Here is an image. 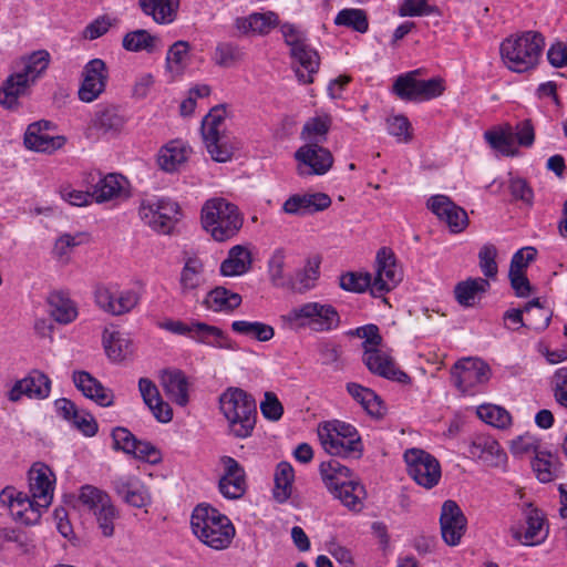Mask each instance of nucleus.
Here are the masks:
<instances>
[{
	"mask_svg": "<svg viewBox=\"0 0 567 567\" xmlns=\"http://www.w3.org/2000/svg\"><path fill=\"white\" fill-rule=\"evenodd\" d=\"M402 278L403 272L396 264L394 252L388 247H382L377 252L373 276L370 272L348 271L340 276L339 285L343 290L357 293L369 289L377 298L393 290Z\"/></svg>",
	"mask_w": 567,
	"mask_h": 567,
	"instance_id": "obj_1",
	"label": "nucleus"
},
{
	"mask_svg": "<svg viewBox=\"0 0 567 567\" xmlns=\"http://www.w3.org/2000/svg\"><path fill=\"white\" fill-rule=\"evenodd\" d=\"M49 63L50 54L45 50L23 56L17 70L7 78L0 89V105L7 110H18L19 99L30 93V89L45 72Z\"/></svg>",
	"mask_w": 567,
	"mask_h": 567,
	"instance_id": "obj_2",
	"label": "nucleus"
},
{
	"mask_svg": "<svg viewBox=\"0 0 567 567\" xmlns=\"http://www.w3.org/2000/svg\"><path fill=\"white\" fill-rule=\"evenodd\" d=\"M219 410L227 422V433L235 439L252 435L257 422V403L251 394L236 386L219 396Z\"/></svg>",
	"mask_w": 567,
	"mask_h": 567,
	"instance_id": "obj_3",
	"label": "nucleus"
},
{
	"mask_svg": "<svg viewBox=\"0 0 567 567\" xmlns=\"http://www.w3.org/2000/svg\"><path fill=\"white\" fill-rule=\"evenodd\" d=\"M190 526L203 544L216 550L229 547L236 533L226 515L205 504L197 505L193 511Z\"/></svg>",
	"mask_w": 567,
	"mask_h": 567,
	"instance_id": "obj_4",
	"label": "nucleus"
},
{
	"mask_svg": "<svg viewBox=\"0 0 567 567\" xmlns=\"http://www.w3.org/2000/svg\"><path fill=\"white\" fill-rule=\"evenodd\" d=\"M545 48V38L538 31H526L511 35L501 44L504 64L513 72L523 73L534 69Z\"/></svg>",
	"mask_w": 567,
	"mask_h": 567,
	"instance_id": "obj_5",
	"label": "nucleus"
},
{
	"mask_svg": "<svg viewBox=\"0 0 567 567\" xmlns=\"http://www.w3.org/2000/svg\"><path fill=\"white\" fill-rule=\"evenodd\" d=\"M200 221L204 230L219 243L235 237L244 223L237 206L220 197L205 202Z\"/></svg>",
	"mask_w": 567,
	"mask_h": 567,
	"instance_id": "obj_6",
	"label": "nucleus"
},
{
	"mask_svg": "<svg viewBox=\"0 0 567 567\" xmlns=\"http://www.w3.org/2000/svg\"><path fill=\"white\" fill-rule=\"evenodd\" d=\"M318 437L323 450L332 456L360 458L363 454V443L358 430L343 421L320 423Z\"/></svg>",
	"mask_w": 567,
	"mask_h": 567,
	"instance_id": "obj_7",
	"label": "nucleus"
},
{
	"mask_svg": "<svg viewBox=\"0 0 567 567\" xmlns=\"http://www.w3.org/2000/svg\"><path fill=\"white\" fill-rule=\"evenodd\" d=\"M282 318L291 326L316 332L331 331L340 324L339 312L330 303L307 302L293 307Z\"/></svg>",
	"mask_w": 567,
	"mask_h": 567,
	"instance_id": "obj_8",
	"label": "nucleus"
},
{
	"mask_svg": "<svg viewBox=\"0 0 567 567\" xmlns=\"http://www.w3.org/2000/svg\"><path fill=\"white\" fill-rule=\"evenodd\" d=\"M226 110L215 106L202 122V135L208 153L215 162L225 163L233 156L234 147L226 134Z\"/></svg>",
	"mask_w": 567,
	"mask_h": 567,
	"instance_id": "obj_9",
	"label": "nucleus"
},
{
	"mask_svg": "<svg viewBox=\"0 0 567 567\" xmlns=\"http://www.w3.org/2000/svg\"><path fill=\"white\" fill-rule=\"evenodd\" d=\"M181 209L169 198L151 197L141 202L138 215L155 231L169 234L179 218Z\"/></svg>",
	"mask_w": 567,
	"mask_h": 567,
	"instance_id": "obj_10",
	"label": "nucleus"
},
{
	"mask_svg": "<svg viewBox=\"0 0 567 567\" xmlns=\"http://www.w3.org/2000/svg\"><path fill=\"white\" fill-rule=\"evenodd\" d=\"M161 328L181 336H187L196 342L220 349H234L231 340L218 327L199 321L186 323L181 320H167Z\"/></svg>",
	"mask_w": 567,
	"mask_h": 567,
	"instance_id": "obj_11",
	"label": "nucleus"
},
{
	"mask_svg": "<svg viewBox=\"0 0 567 567\" xmlns=\"http://www.w3.org/2000/svg\"><path fill=\"white\" fill-rule=\"evenodd\" d=\"M140 293L134 289H121L115 284L99 285L94 290L95 305L111 316L130 313L140 303Z\"/></svg>",
	"mask_w": 567,
	"mask_h": 567,
	"instance_id": "obj_12",
	"label": "nucleus"
},
{
	"mask_svg": "<svg viewBox=\"0 0 567 567\" xmlns=\"http://www.w3.org/2000/svg\"><path fill=\"white\" fill-rule=\"evenodd\" d=\"M404 460L408 473L416 484L427 489L437 485L442 472L440 462L433 455L420 449H411L404 453Z\"/></svg>",
	"mask_w": 567,
	"mask_h": 567,
	"instance_id": "obj_13",
	"label": "nucleus"
},
{
	"mask_svg": "<svg viewBox=\"0 0 567 567\" xmlns=\"http://www.w3.org/2000/svg\"><path fill=\"white\" fill-rule=\"evenodd\" d=\"M453 384L462 392H471L477 385L485 384L491 378V369L480 359L466 358L457 361L452 370Z\"/></svg>",
	"mask_w": 567,
	"mask_h": 567,
	"instance_id": "obj_14",
	"label": "nucleus"
},
{
	"mask_svg": "<svg viewBox=\"0 0 567 567\" xmlns=\"http://www.w3.org/2000/svg\"><path fill=\"white\" fill-rule=\"evenodd\" d=\"M295 159L300 176L323 175L333 164L331 152L317 143L300 146L295 153Z\"/></svg>",
	"mask_w": 567,
	"mask_h": 567,
	"instance_id": "obj_15",
	"label": "nucleus"
},
{
	"mask_svg": "<svg viewBox=\"0 0 567 567\" xmlns=\"http://www.w3.org/2000/svg\"><path fill=\"white\" fill-rule=\"evenodd\" d=\"M0 501L10 509L12 517L25 525H34L40 518L42 511L31 495L18 492L13 487H6L0 494Z\"/></svg>",
	"mask_w": 567,
	"mask_h": 567,
	"instance_id": "obj_16",
	"label": "nucleus"
},
{
	"mask_svg": "<svg viewBox=\"0 0 567 567\" xmlns=\"http://www.w3.org/2000/svg\"><path fill=\"white\" fill-rule=\"evenodd\" d=\"M467 519L454 501H445L441 508L440 527L444 543L457 546L466 532Z\"/></svg>",
	"mask_w": 567,
	"mask_h": 567,
	"instance_id": "obj_17",
	"label": "nucleus"
},
{
	"mask_svg": "<svg viewBox=\"0 0 567 567\" xmlns=\"http://www.w3.org/2000/svg\"><path fill=\"white\" fill-rule=\"evenodd\" d=\"M107 79L109 71L103 60L89 61L83 70V81L79 90L80 100L86 103L96 100L105 91Z\"/></svg>",
	"mask_w": 567,
	"mask_h": 567,
	"instance_id": "obj_18",
	"label": "nucleus"
},
{
	"mask_svg": "<svg viewBox=\"0 0 567 567\" xmlns=\"http://www.w3.org/2000/svg\"><path fill=\"white\" fill-rule=\"evenodd\" d=\"M427 208L444 221L452 233H461L468 225L467 213L445 195H434L427 200Z\"/></svg>",
	"mask_w": 567,
	"mask_h": 567,
	"instance_id": "obj_19",
	"label": "nucleus"
},
{
	"mask_svg": "<svg viewBox=\"0 0 567 567\" xmlns=\"http://www.w3.org/2000/svg\"><path fill=\"white\" fill-rule=\"evenodd\" d=\"M55 476L43 463H34L29 471V492L40 507H49L53 499Z\"/></svg>",
	"mask_w": 567,
	"mask_h": 567,
	"instance_id": "obj_20",
	"label": "nucleus"
},
{
	"mask_svg": "<svg viewBox=\"0 0 567 567\" xmlns=\"http://www.w3.org/2000/svg\"><path fill=\"white\" fill-rule=\"evenodd\" d=\"M204 262L197 257H188L179 274V295L183 298L197 300L200 291L206 288Z\"/></svg>",
	"mask_w": 567,
	"mask_h": 567,
	"instance_id": "obj_21",
	"label": "nucleus"
},
{
	"mask_svg": "<svg viewBox=\"0 0 567 567\" xmlns=\"http://www.w3.org/2000/svg\"><path fill=\"white\" fill-rule=\"evenodd\" d=\"M220 463L224 474L218 483L219 492L229 499L240 498L247 488L244 467L231 456H223Z\"/></svg>",
	"mask_w": 567,
	"mask_h": 567,
	"instance_id": "obj_22",
	"label": "nucleus"
},
{
	"mask_svg": "<svg viewBox=\"0 0 567 567\" xmlns=\"http://www.w3.org/2000/svg\"><path fill=\"white\" fill-rule=\"evenodd\" d=\"M362 360L373 374L403 384L410 383L411 381V378L395 365L393 359L378 348L365 350Z\"/></svg>",
	"mask_w": 567,
	"mask_h": 567,
	"instance_id": "obj_23",
	"label": "nucleus"
},
{
	"mask_svg": "<svg viewBox=\"0 0 567 567\" xmlns=\"http://www.w3.org/2000/svg\"><path fill=\"white\" fill-rule=\"evenodd\" d=\"M51 381L44 373L34 370L28 377L17 381L8 393V399L18 402L22 396L43 400L49 396Z\"/></svg>",
	"mask_w": 567,
	"mask_h": 567,
	"instance_id": "obj_24",
	"label": "nucleus"
},
{
	"mask_svg": "<svg viewBox=\"0 0 567 567\" xmlns=\"http://www.w3.org/2000/svg\"><path fill=\"white\" fill-rule=\"evenodd\" d=\"M51 126L52 123L44 120L30 124L24 134V145L35 152H53L61 148L65 138L50 135Z\"/></svg>",
	"mask_w": 567,
	"mask_h": 567,
	"instance_id": "obj_25",
	"label": "nucleus"
},
{
	"mask_svg": "<svg viewBox=\"0 0 567 567\" xmlns=\"http://www.w3.org/2000/svg\"><path fill=\"white\" fill-rule=\"evenodd\" d=\"M331 198L324 193L295 194L282 205V212L288 215H307L327 209Z\"/></svg>",
	"mask_w": 567,
	"mask_h": 567,
	"instance_id": "obj_26",
	"label": "nucleus"
},
{
	"mask_svg": "<svg viewBox=\"0 0 567 567\" xmlns=\"http://www.w3.org/2000/svg\"><path fill=\"white\" fill-rule=\"evenodd\" d=\"M292 59V68L299 80L303 84L313 82V75L318 72L320 66V56L313 48L308 43L299 49H295L290 53Z\"/></svg>",
	"mask_w": 567,
	"mask_h": 567,
	"instance_id": "obj_27",
	"label": "nucleus"
},
{
	"mask_svg": "<svg viewBox=\"0 0 567 567\" xmlns=\"http://www.w3.org/2000/svg\"><path fill=\"white\" fill-rule=\"evenodd\" d=\"M73 383L84 396L93 400L101 406L113 404L114 394L112 390L106 389L97 379L86 371H74Z\"/></svg>",
	"mask_w": 567,
	"mask_h": 567,
	"instance_id": "obj_28",
	"label": "nucleus"
},
{
	"mask_svg": "<svg viewBox=\"0 0 567 567\" xmlns=\"http://www.w3.org/2000/svg\"><path fill=\"white\" fill-rule=\"evenodd\" d=\"M279 23V17L274 11L254 12L235 21L236 29L245 35H266Z\"/></svg>",
	"mask_w": 567,
	"mask_h": 567,
	"instance_id": "obj_29",
	"label": "nucleus"
},
{
	"mask_svg": "<svg viewBox=\"0 0 567 567\" xmlns=\"http://www.w3.org/2000/svg\"><path fill=\"white\" fill-rule=\"evenodd\" d=\"M55 408L59 414L72 422L80 432L85 436H94L99 430L94 417L86 411H80L76 405L69 399L62 398L55 401Z\"/></svg>",
	"mask_w": 567,
	"mask_h": 567,
	"instance_id": "obj_30",
	"label": "nucleus"
},
{
	"mask_svg": "<svg viewBox=\"0 0 567 567\" xmlns=\"http://www.w3.org/2000/svg\"><path fill=\"white\" fill-rule=\"evenodd\" d=\"M468 455L491 466H498L506 457L496 440L488 435H476L468 444Z\"/></svg>",
	"mask_w": 567,
	"mask_h": 567,
	"instance_id": "obj_31",
	"label": "nucleus"
},
{
	"mask_svg": "<svg viewBox=\"0 0 567 567\" xmlns=\"http://www.w3.org/2000/svg\"><path fill=\"white\" fill-rule=\"evenodd\" d=\"M113 485L117 495L128 505L141 508L151 502L147 489L135 476H120L114 480Z\"/></svg>",
	"mask_w": 567,
	"mask_h": 567,
	"instance_id": "obj_32",
	"label": "nucleus"
},
{
	"mask_svg": "<svg viewBox=\"0 0 567 567\" xmlns=\"http://www.w3.org/2000/svg\"><path fill=\"white\" fill-rule=\"evenodd\" d=\"M161 383L168 399L181 406H185L189 401L188 381L185 373L181 370H166L162 373Z\"/></svg>",
	"mask_w": 567,
	"mask_h": 567,
	"instance_id": "obj_33",
	"label": "nucleus"
},
{
	"mask_svg": "<svg viewBox=\"0 0 567 567\" xmlns=\"http://www.w3.org/2000/svg\"><path fill=\"white\" fill-rule=\"evenodd\" d=\"M252 265L250 251L236 245L228 251L226 259L220 264V274L225 277H236L248 272Z\"/></svg>",
	"mask_w": 567,
	"mask_h": 567,
	"instance_id": "obj_34",
	"label": "nucleus"
},
{
	"mask_svg": "<svg viewBox=\"0 0 567 567\" xmlns=\"http://www.w3.org/2000/svg\"><path fill=\"white\" fill-rule=\"evenodd\" d=\"M189 153L190 150L184 142L174 140L159 150L157 163L163 171L172 173L187 161Z\"/></svg>",
	"mask_w": 567,
	"mask_h": 567,
	"instance_id": "obj_35",
	"label": "nucleus"
},
{
	"mask_svg": "<svg viewBox=\"0 0 567 567\" xmlns=\"http://www.w3.org/2000/svg\"><path fill=\"white\" fill-rule=\"evenodd\" d=\"M51 317L59 323L68 324L79 315L76 303L66 292L53 291L48 297Z\"/></svg>",
	"mask_w": 567,
	"mask_h": 567,
	"instance_id": "obj_36",
	"label": "nucleus"
},
{
	"mask_svg": "<svg viewBox=\"0 0 567 567\" xmlns=\"http://www.w3.org/2000/svg\"><path fill=\"white\" fill-rule=\"evenodd\" d=\"M142 11L158 24H169L177 16L179 0H138Z\"/></svg>",
	"mask_w": 567,
	"mask_h": 567,
	"instance_id": "obj_37",
	"label": "nucleus"
},
{
	"mask_svg": "<svg viewBox=\"0 0 567 567\" xmlns=\"http://www.w3.org/2000/svg\"><path fill=\"white\" fill-rule=\"evenodd\" d=\"M484 138L494 151L503 156L517 154L514 131L509 124L486 131Z\"/></svg>",
	"mask_w": 567,
	"mask_h": 567,
	"instance_id": "obj_38",
	"label": "nucleus"
},
{
	"mask_svg": "<svg viewBox=\"0 0 567 567\" xmlns=\"http://www.w3.org/2000/svg\"><path fill=\"white\" fill-rule=\"evenodd\" d=\"M103 346L106 355L113 362H121L133 353V343L130 337L120 331H104Z\"/></svg>",
	"mask_w": 567,
	"mask_h": 567,
	"instance_id": "obj_39",
	"label": "nucleus"
},
{
	"mask_svg": "<svg viewBox=\"0 0 567 567\" xmlns=\"http://www.w3.org/2000/svg\"><path fill=\"white\" fill-rule=\"evenodd\" d=\"M127 181L120 174H107L94 186L92 196L96 203H104L121 197L125 193Z\"/></svg>",
	"mask_w": 567,
	"mask_h": 567,
	"instance_id": "obj_40",
	"label": "nucleus"
},
{
	"mask_svg": "<svg viewBox=\"0 0 567 567\" xmlns=\"http://www.w3.org/2000/svg\"><path fill=\"white\" fill-rule=\"evenodd\" d=\"M526 516V529L523 536V544L533 546L542 543L548 534V529L545 526V516L538 509L528 505L525 511Z\"/></svg>",
	"mask_w": 567,
	"mask_h": 567,
	"instance_id": "obj_41",
	"label": "nucleus"
},
{
	"mask_svg": "<svg viewBox=\"0 0 567 567\" xmlns=\"http://www.w3.org/2000/svg\"><path fill=\"white\" fill-rule=\"evenodd\" d=\"M241 296L225 287H216L210 290L204 300L207 309L214 312H231L241 303Z\"/></svg>",
	"mask_w": 567,
	"mask_h": 567,
	"instance_id": "obj_42",
	"label": "nucleus"
},
{
	"mask_svg": "<svg viewBox=\"0 0 567 567\" xmlns=\"http://www.w3.org/2000/svg\"><path fill=\"white\" fill-rule=\"evenodd\" d=\"M347 391L370 415H383L382 400L374 391L355 382H349Z\"/></svg>",
	"mask_w": 567,
	"mask_h": 567,
	"instance_id": "obj_43",
	"label": "nucleus"
},
{
	"mask_svg": "<svg viewBox=\"0 0 567 567\" xmlns=\"http://www.w3.org/2000/svg\"><path fill=\"white\" fill-rule=\"evenodd\" d=\"M329 492L350 511L360 512L362 508V501L367 493L364 486L357 481H348L337 486L336 489Z\"/></svg>",
	"mask_w": 567,
	"mask_h": 567,
	"instance_id": "obj_44",
	"label": "nucleus"
},
{
	"mask_svg": "<svg viewBox=\"0 0 567 567\" xmlns=\"http://www.w3.org/2000/svg\"><path fill=\"white\" fill-rule=\"evenodd\" d=\"M123 47L132 52L146 51L155 53L163 48V44L159 37L152 35L148 31L140 29L124 35Z\"/></svg>",
	"mask_w": 567,
	"mask_h": 567,
	"instance_id": "obj_45",
	"label": "nucleus"
},
{
	"mask_svg": "<svg viewBox=\"0 0 567 567\" xmlns=\"http://www.w3.org/2000/svg\"><path fill=\"white\" fill-rule=\"evenodd\" d=\"M125 117L115 106L99 109L91 118L90 126L103 133L120 132L125 125Z\"/></svg>",
	"mask_w": 567,
	"mask_h": 567,
	"instance_id": "obj_46",
	"label": "nucleus"
},
{
	"mask_svg": "<svg viewBox=\"0 0 567 567\" xmlns=\"http://www.w3.org/2000/svg\"><path fill=\"white\" fill-rule=\"evenodd\" d=\"M489 288V282L483 278H470L455 286L456 301L464 307L474 306L477 298Z\"/></svg>",
	"mask_w": 567,
	"mask_h": 567,
	"instance_id": "obj_47",
	"label": "nucleus"
},
{
	"mask_svg": "<svg viewBox=\"0 0 567 567\" xmlns=\"http://www.w3.org/2000/svg\"><path fill=\"white\" fill-rule=\"evenodd\" d=\"M190 44L187 41L178 40L174 42L166 53V71L172 75H181L189 60Z\"/></svg>",
	"mask_w": 567,
	"mask_h": 567,
	"instance_id": "obj_48",
	"label": "nucleus"
},
{
	"mask_svg": "<svg viewBox=\"0 0 567 567\" xmlns=\"http://www.w3.org/2000/svg\"><path fill=\"white\" fill-rule=\"evenodd\" d=\"M320 475L328 489H336L342 483L351 480V471L337 460L322 462L319 467Z\"/></svg>",
	"mask_w": 567,
	"mask_h": 567,
	"instance_id": "obj_49",
	"label": "nucleus"
},
{
	"mask_svg": "<svg viewBox=\"0 0 567 567\" xmlns=\"http://www.w3.org/2000/svg\"><path fill=\"white\" fill-rule=\"evenodd\" d=\"M295 473L292 466L287 462H280L275 473L274 497L279 502H286L292 493Z\"/></svg>",
	"mask_w": 567,
	"mask_h": 567,
	"instance_id": "obj_50",
	"label": "nucleus"
},
{
	"mask_svg": "<svg viewBox=\"0 0 567 567\" xmlns=\"http://www.w3.org/2000/svg\"><path fill=\"white\" fill-rule=\"evenodd\" d=\"M331 126V118L328 115L310 117L306 121L300 137L307 143H317L326 141V136Z\"/></svg>",
	"mask_w": 567,
	"mask_h": 567,
	"instance_id": "obj_51",
	"label": "nucleus"
},
{
	"mask_svg": "<svg viewBox=\"0 0 567 567\" xmlns=\"http://www.w3.org/2000/svg\"><path fill=\"white\" fill-rule=\"evenodd\" d=\"M320 264L319 257L308 259L305 267L296 274L292 288L299 292L313 288L320 275Z\"/></svg>",
	"mask_w": 567,
	"mask_h": 567,
	"instance_id": "obj_52",
	"label": "nucleus"
},
{
	"mask_svg": "<svg viewBox=\"0 0 567 567\" xmlns=\"http://www.w3.org/2000/svg\"><path fill=\"white\" fill-rule=\"evenodd\" d=\"M231 329L236 333L252 337L260 342L269 341L275 336L271 326L258 321L236 320L231 323Z\"/></svg>",
	"mask_w": 567,
	"mask_h": 567,
	"instance_id": "obj_53",
	"label": "nucleus"
},
{
	"mask_svg": "<svg viewBox=\"0 0 567 567\" xmlns=\"http://www.w3.org/2000/svg\"><path fill=\"white\" fill-rule=\"evenodd\" d=\"M524 311L526 313V324L528 329L542 331L545 330L550 322L551 312L549 309L543 307L538 299L529 301Z\"/></svg>",
	"mask_w": 567,
	"mask_h": 567,
	"instance_id": "obj_54",
	"label": "nucleus"
},
{
	"mask_svg": "<svg viewBox=\"0 0 567 567\" xmlns=\"http://www.w3.org/2000/svg\"><path fill=\"white\" fill-rule=\"evenodd\" d=\"M476 413L482 421L497 429H506L512 423L509 412L498 405L482 404Z\"/></svg>",
	"mask_w": 567,
	"mask_h": 567,
	"instance_id": "obj_55",
	"label": "nucleus"
},
{
	"mask_svg": "<svg viewBox=\"0 0 567 567\" xmlns=\"http://www.w3.org/2000/svg\"><path fill=\"white\" fill-rule=\"evenodd\" d=\"M421 70L410 71L396 78L393 83V92L404 101L417 102V76Z\"/></svg>",
	"mask_w": 567,
	"mask_h": 567,
	"instance_id": "obj_56",
	"label": "nucleus"
},
{
	"mask_svg": "<svg viewBox=\"0 0 567 567\" xmlns=\"http://www.w3.org/2000/svg\"><path fill=\"white\" fill-rule=\"evenodd\" d=\"M337 25H344L352 30L365 33L369 29V22L367 13L361 9H343L341 10L336 19Z\"/></svg>",
	"mask_w": 567,
	"mask_h": 567,
	"instance_id": "obj_57",
	"label": "nucleus"
},
{
	"mask_svg": "<svg viewBox=\"0 0 567 567\" xmlns=\"http://www.w3.org/2000/svg\"><path fill=\"white\" fill-rule=\"evenodd\" d=\"M97 527L104 537H112L115 532V520L118 518V512L111 503L93 512Z\"/></svg>",
	"mask_w": 567,
	"mask_h": 567,
	"instance_id": "obj_58",
	"label": "nucleus"
},
{
	"mask_svg": "<svg viewBox=\"0 0 567 567\" xmlns=\"http://www.w3.org/2000/svg\"><path fill=\"white\" fill-rule=\"evenodd\" d=\"M285 265L286 251L282 248H278L268 260V276L275 287H285L287 284Z\"/></svg>",
	"mask_w": 567,
	"mask_h": 567,
	"instance_id": "obj_59",
	"label": "nucleus"
},
{
	"mask_svg": "<svg viewBox=\"0 0 567 567\" xmlns=\"http://www.w3.org/2000/svg\"><path fill=\"white\" fill-rule=\"evenodd\" d=\"M79 499L92 513L111 503V498L105 492L92 485L81 487Z\"/></svg>",
	"mask_w": 567,
	"mask_h": 567,
	"instance_id": "obj_60",
	"label": "nucleus"
},
{
	"mask_svg": "<svg viewBox=\"0 0 567 567\" xmlns=\"http://www.w3.org/2000/svg\"><path fill=\"white\" fill-rule=\"evenodd\" d=\"M241 58V50L233 43H219L215 49L214 61L219 66L229 68Z\"/></svg>",
	"mask_w": 567,
	"mask_h": 567,
	"instance_id": "obj_61",
	"label": "nucleus"
},
{
	"mask_svg": "<svg viewBox=\"0 0 567 567\" xmlns=\"http://www.w3.org/2000/svg\"><path fill=\"white\" fill-rule=\"evenodd\" d=\"M417 102L429 101L443 94L445 91L444 80L442 78H432L429 80L417 79Z\"/></svg>",
	"mask_w": 567,
	"mask_h": 567,
	"instance_id": "obj_62",
	"label": "nucleus"
},
{
	"mask_svg": "<svg viewBox=\"0 0 567 567\" xmlns=\"http://www.w3.org/2000/svg\"><path fill=\"white\" fill-rule=\"evenodd\" d=\"M550 457V454L537 452L532 462V466L537 478L543 483L551 482L555 478V467Z\"/></svg>",
	"mask_w": 567,
	"mask_h": 567,
	"instance_id": "obj_63",
	"label": "nucleus"
},
{
	"mask_svg": "<svg viewBox=\"0 0 567 567\" xmlns=\"http://www.w3.org/2000/svg\"><path fill=\"white\" fill-rule=\"evenodd\" d=\"M551 384L556 401L567 409V368L556 370Z\"/></svg>",
	"mask_w": 567,
	"mask_h": 567,
	"instance_id": "obj_64",
	"label": "nucleus"
}]
</instances>
